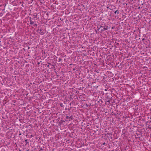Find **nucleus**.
I'll return each mask as SVG.
<instances>
[{
    "label": "nucleus",
    "instance_id": "14",
    "mask_svg": "<svg viewBox=\"0 0 151 151\" xmlns=\"http://www.w3.org/2000/svg\"><path fill=\"white\" fill-rule=\"evenodd\" d=\"M40 62H39L37 64L38 65H39L40 64Z\"/></svg>",
    "mask_w": 151,
    "mask_h": 151
},
{
    "label": "nucleus",
    "instance_id": "12",
    "mask_svg": "<svg viewBox=\"0 0 151 151\" xmlns=\"http://www.w3.org/2000/svg\"><path fill=\"white\" fill-rule=\"evenodd\" d=\"M34 25V26H37V24H35Z\"/></svg>",
    "mask_w": 151,
    "mask_h": 151
},
{
    "label": "nucleus",
    "instance_id": "5",
    "mask_svg": "<svg viewBox=\"0 0 151 151\" xmlns=\"http://www.w3.org/2000/svg\"><path fill=\"white\" fill-rule=\"evenodd\" d=\"M98 102L99 103H100V104H101L103 102V101L101 99H100Z\"/></svg>",
    "mask_w": 151,
    "mask_h": 151
},
{
    "label": "nucleus",
    "instance_id": "3",
    "mask_svg": "<svg viewBox=\"0 0 151 151\" xmlns=\"http://www.w3.org/2000/svg\"><path fill=\"white\" fill-rule=\"evenodd\" d=\"M29 21L30 22V24L31 25H32L34 24V22L32 21L31 20V18L30 17Z\"/></svg>",
    "mask_w": 151,
    "mask_h": 151
},
{
    "label": "nucleus",
    "instance_id": "6",
    "mask_svg": "<svg viewBox=\"0 0 151 151\" xmlns=\"http://www.w3.org/2000/svg\"><path fill=\"white\" fill-rule=\"evenodd\" d=\"M25 142L26 144H28L29 143V142L28 141V140L27 139H26L25 140Z\"/></svg>",
    "mask_w": 151,
    "mask_h": 151
},
{
    "label": "nucleus",
    "instance_id": "18",
    "mask_svg": "<svg viewBox=\"0 0 151 151\" xmlns=\"http://www.w3.org/2000/svg\"><path fill=\"white\" fill-rule=\"evenodd\" d=\"M112 29H113V27H112Z\"/></svg>",
    "mask_w": 151,
    "mask_h": 151
},
{
    "label": "nucleus",
    "instance_id": "16",
    "mask_svg": "<svg viewBox=\"0 0 151 151\" xmlns=\"http://www.w3.org/2000/svg\"><path fill=\"white\" fill-rule=\"evenodd\" d=\"M86 106H88L87 105V104H86Z\"/></svg>",
    "mask_w": 151,
    "mask_h": 151
},
{
    "label": "nucleus",
    "instance_id": "9",
    "mask_svg": "<svg viewBox=\"0 0 151 151\" xmlns=\"http://www.w3.org/2000/svg\"><path fill=\"white\" fill-rule=\"evenodd\" d=\"M62 59L60 58H59V61H60L62 60Z\"/></svg>",
    "mask_w": 151,
    "mask_h": 151
},
{
    "label": "nucleus",
    "instance_id": "8",
    "mask_svg": "<svg viewBox=\"0 0 151 151\" xmlns=\"http://www.w3.org/2000/svg\"><path fill=\"white\" fill-rule=\"evenodd\" d=\"M34 16H35L36 18L37 17V13H35L34 14Z\"/></svg>",
    "mask_w": 151,
    "mask_h": 151
},
{
    "label": "nucleus",
    "instance_id": "13",
    "mask_svg": "<svg viewBox=\"0 0 151 151\" xmlns=\"http://www.w3.org/2000/svg\"><path fill=\"white\" fill-rule=\"evenodd\" d=\"M145 40V39H144H144H142V41H144Z\"/></svg>",
    "mask_w": 151,
    "mask_h": 151
},
{
    "label": "nucleus",
    "instance_id": "2",
    "mask_svg": "<svg viewBox=\"0 0 151 151\" xmlns=\"http://www.w3.org/2000/svg\"><path fill=\"white\" fill-rule=\"evenodd\" d=\"M66 119H68L69 121H70V119L73 120V119H74V118H73V116H71L70 117L66 116Z\"/></svg>",
    "mask_w": 151,
    "mask_h": 151
},
{
    "label": "nucleus",
    "instance_id": "19",
    "mask_svg": "<svg viewBox=\"0 0 151 151\" xmlns=\"http://www.w3.org/2000/svg\"><path fill=\"white\" fill-rule=\"evenodd\" d=\"M109 101V100L108 102ZM107 102H108V101H107Z\"/></svg>",
    "mask_w": 151,
    "mask_h": 151
},
{
    "label": "nucleus",
    "instance_id": "4",
    "mask_svg": "<svg viewBox=\"0 0 151 151\" xmlns=\"http://www.w3.org/2000/svg\"><path fill=\"white\" fill-rule=\"evenodd\" d=\"M108 29V26H106L104 27L103 29H101V31H103L104 30H106Z\"/></svg>",
    "mask_w": 151,
    "mask_h": 151
},
{
    "label": "nucleus",
    "instance_id": "11",
    "mask_svg": "<svg viewBox=\"0 0 151 151\" xmlns=\"http://www.w3.org/2000/svg\"><path fill=\"white\" fill-rule=\"evenodd\" d=\"M106 144V143L105 142H104L103 143V145H105Z\"/></svg>",
    "mask_w": 151,
    "mask_h": 151
},
{
    "label": "nucleus",
    "instance_id": "15",
    "mask_svg": "<svg viewBox=\"0 0 151 151\" xmlns=\"http://www.w3.org/2000/svg\"><path fill=\"white\" fill-rule=\"evenodd\" d=\"M107 90V89H105V91H106Z\"/></svg>",
    "mask_w": 151,
    "mask_h": 151
},
{
    "label": "nucleus",
    "instance_id": "7",
    "mask_svg": "<svg viewBox=\"0 0 151 151\" xmlns=\"http://www.w3.org/2000/svg\"><path fill=\"white\" fill-rule=\"evenodd\" d=\"M116 13L118 14H119V12L118 10H117L114 12V13L115 14H116Z\"/></svg>",
    "mask_w": 151,
    "mask_h": 151
},
{
    "label": "nucleus",
    "instance_id": "20",
    "mask_svg": "<svg viewBox=\"0 0 151 151\" xmlns=\"http://www.w3.org/2000/svg\"><path fill=\"white\" fill-rule=\"evenodd\" d=\"M112 151H114V150H112Z\"/></svg>",
    "mask_w": 151,
    "mask_h": 151
},
{
    "label": "nucleus",
    "instance_id": "17",
    "mask_svg": "<svg viewBox=\"0 0 151 151\" xmlns=\"http://www.w3.org/2000/svg\"><path fill=\"white\" fill-rule=\"evenodd\" d=\"M101 27H102V26H101Z\"/></svg>",
    "mask_w": 151,
    "mask_h": 151
},
{
    "label": "nucleus",
    "instance_id": "10",
    "mask_svg": "<svg viewBox=\"0 0 151 151\" xmlns=\"http://www.w3.org/2000/svg\"><path fill=\"white\" fill-rule=\"evenodd\" d=\"M60 106L61 107H63V104H60Z\"/></svg>",
    "mask_w": 151,
    "mask_h": 151
},
{
    "label": "nucleus",
    "instance_id": "1",
    "mask_svg": "<svg viewBox=\"0 0 151 151\" xmlns=\"http://www.w3.org/2000/svg\"><path fill=\"white\" fill-rule=\"evenodd\" d=\"M37 32L42 35L44 34V32L42 31L41 29H40L39 27H38V29L37 30Z\"/></svg>",
    "mask_w": 151,
    "mask_h": 151
}]
</instances>
